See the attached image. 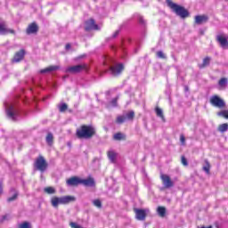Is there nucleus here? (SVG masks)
I'll use <instances>...</instances> for the list:
<instances>
[{
	"instance_id": "1",
	"label": "nucleus",
	"mask_w": 228,
	"mask_h": 228,
	"mask_svg": "<svg viewBox=\"0 0 228 228\" xmlns=\"http://www.w3.org/2000/svg\"><path fill=\"white\" fill-rule=\"evenodd\" d=\"M97 134V129L94 125H81L76 131V136L79 140H92Z\"/></svg>"
},
{
	"instance_id": "2",
	"label": "nucleus",
	"mask_w": 228,
	"mask_h": 228,
	"mask_svg": "<svg viewBox=\"0 0 228 228\" xmlns=\"http://www.w3.org/2000/svg\"><path fill=\"white\" fill-rule=\"evenodd\" d=\"M166 3L168 8L173 10V12H175L178 17H181V19H186L187 17H190V12L183 6L175 4L172 2V0H166Z\"/></svg>"
},
{
	"instance_id": "3",
	"label": "nucleus",
	"mask_w": 228,
	"mask_h": 228,
	"mask_svg": "<svg viewBox=\"0 0 228 228\" xmlns=\"http://www.w3.org/2000/svg\"><path fill=\"white\" fill-rule=\"evenodd\" d=\"M34 170H37L38 172H41V174H44L45 170L49 167V164L47 163V160H45V158L44 156L39 155L35 162H34Z\"/></svg>"
},
{
	"instance_id": "4",
	"label": "nucleus",
	"mask_w": 228,
	"mask_h": 228,
	"mask_svg": "<svg viewBox=\"0 0 228 228\" xmlns=\"http://www.w3.org/2000/svg\"><path fill=\"white\" fill-rule=\"evenodd\" d=\"M76 200V198L74 196H63L61 198L58 197H53L51 200V204L53 208H58L60 204L65 205V204H70V202H74Z\"/></svg>"
},
{
	"instance_id": "5",
	"label": "nucleus",
	"mask_w": 228,
	"mask_h": 228,
	"mask_svg": "<svg viewBox=\"0 0 228 228\" xmlns=\"http://www.w3.org/2000/svg\"><path fill=\"white\" fill-rule=\"evenodd\" d=\"M210 104L214 106V108H218L219 110H224L225 108V101L218 95H213L210 98Z\"/></svg>"
},
{
	"instance_id": "6",
	"label": "nucleus",
	"mask_w": 228,
	"mask_h": 228,
	"mask_svg": "<svg viewBox=\"0 0 228 228\" xmlns=\"http://www.w3.org/2000/svg\"><path fill=\"white\" fill-rule=\"evenodd\" d=\"M83 70H88V65L78 64V65L68 67L66 69V72H69V74H79V72H83Z\"/></svg>"
},
{
	"instance_id": "7",
	"label": "nucleus",
	"mask_w": 228,
	"mask_h": 228,
	"mask_svg": "<svg viewBox=\"0 0 228 228\" xmlns=\"http://www.w3.org/2000/svg\"><path fill=\"white\" fill-rule=\"evenodd\" d=\"M99 25L95 23V20L89 19L85 21V31H99Z\"/></svg>"
},
{
	"instance_id": "8",
	"label": "nucleus",
	"mask_w": 228,
	"mask_h": 228,
	"mask_svg": "<svg viewBox=\"0 0 228 228\" xmlns=\"http://www.w3.org/2000/svg\"><path fill=\"white\" fill-rule=\"evenodd\" d=\"M160 179L162 181L164 188H174V182L172 181V178H170L168 175L161 174Z\"/></svg>"
},
{
	"instance_id": "9",
	"label": "nucleus",
	"mask_w": 228,
	"mask_h": 228,
	"mask_svg": "<svg viewBox=\"0 0 228 228\" xmlns=\"http://www.w3.org/2000/svg\"><path fill=\"white\" fill-rule=\"evenodd\" d=\"M134 212L135 213L136 220L140 222H143L145 218H147V211L142 208H134Z\"/></svg>"
},
{
	"instance_id": "10",
	"label": "nucleus",
	"mask_w": 228,
	"mask_h": 228,
	"mask_svg": "<svg viewBox=\"0 0 228 228\" xmlns=\"http://www.w3.org/2000/svg\"><path fill=\"white\" fill-rule=\"evenodd\" d=\"M38 24H37V22H32L30 24H28V26L26 28V33L28 35H37L38 33Z\"/></svg>"
},
{
	"instance_id": "11",
	"label": "nucleus",
	"mask_w": 228,
	"mask_h": 228,
	"mask_svg": "<svg viewBox=\"0 0 228 228\" xmlns=\"http://www.w3.org/2000/svg\"><path fill=\"white\" fill-rule=\"evenodd\" d=\"M67 186L77 187L81 184V178L77 176H71L70 178L66 180Z\"/></svg>"
},
{
	"instance_id": "12",
	"label": "nucleus",
	"mask_w": 228,
	"mask_h": 228,
	"mask_svg": "<svg viewBox=\"0 0 228 228\" xmlns=\"http://www.w3.org/2000/svg\"><path fill=\"white\" fill-rule=\"evenodd\" d=\"M110 70L112 76H120L124 70V64H118L116 66H110Z\"/></svg>"
},
{
	"instance_id": "13",
	"label": "nucleus",
	"mask_w": 228,
	"mask_h": 228,
	"mask_svg": "<svg viewBox=\"0 0 228 228\" xmlns=\"http://www.w3.org/2000/svg\"><path fill=\"white\" fill-rule=\"evenodd\" d=\"M216 42L220 44V46L223 47V49H225L228 47V41L227 37L224 34H220L216 36Z\"/></svg>"
},
{
	"instance_id": "14",
	"label": "nucleus",
	"mask_w": 228,
	"mask_h": 228,
	"mask_svg": "<svg viewBox=\"0 0 228 228\" xmlns=\"http://www.w3.org/2000/svg\"><path fill=\"white\" fill-rule=\"evenodd\" d=\"M24 56H26L25 49H20L19 52H16L12 59L13 63H19V61H22V60H24Z\"/></svg>"
},
{
	"instance_id": "15",
	"label": "nucleus",
	"mask_w": 228,
	"mask_h": 228,
	"mask_svg": "<svg viewBox=\"0 0 228 228\" xmlns=\"http://www.w3.org/2000/svg\"><path fill=\"white\" fill-rule=\"evenodd\" d=\"M80 184H83V186L92 188V187L95 186V180L94 178H92V176H89L86 179L80 178Z\"/></svg>"
},
{
	"instance_id": "16",
	"label": "nucleus",
	"mask_w": 228,
	"mask_h": 228,
	"mask_svg": "<svg viewBox=\"0 0 228 228\" xmlns=\"http://www.w3.org/2000/svg\"><path fill=\"white\" fill-rule=\"evenodd\" d=\"M209 20V17L208 15L203 14V15H196L194 18V22L195 24L200 25V24H205V22H208Z\"/></svg>"
},
{
	"instance_id": "17",
	"label": "nucleus",
	"mask_w": 228,
	"mask_h": 228,
	"mask_svg": "<svg viewBox=\"0 0 228 228\" xmlns=\"http://www.w3.org/2000/svg\"><path fill=\"white\" fill-rule=\"evenodd\" d=\"M7 33H11V35H15V30L12 28H7L4 23L0 22V35H7Z\"/></svg>"
},
{
	"instance_id": "18",
	"label": "nucleus",
	"mask_w": 228,
	"mask_h": 228,
	"mask_svg": "<svg viewBox=\"0 0 228 228\" xmlns=\"http://www.w3.org/2000/svg\"><path fill=\"white\" fill-rule=\"evenodd\" d=\"M60 66H49L47 68H45L43 69H41L39 72L40 74H46L47 72H54L56 70H59Z\"/></svg>"
},
{
	"instance_id": "19",
	"label": "nucleus",
	"mask_w": 228,
	"mask_h": 228,
	"mask_svg": "<svg viewBox=\"0 0 228 228\" xmlns=\"http://www.w3.org/2000/svg\"><path fill=\"white\" fill-rule=\"evenodd\" d=\"M127 139V136L126 134H123L122 132H118L113 135V140L116 142H120V141H126Z\"/></svg>"
},
{
	"instance_id": "20",
	"label": "nucleus",
	"mask_w": 228,
	"mask_h": 228,
	"mask_svg": "<svg viewBox=\"0 0 228 228\" xmlns=\"http://www.w3.org/2000/svg\"><path fill=\"white\" fill-rule=\"evenodd\" d=\"M10 192L13 193V195L7 199V202H13L14 200H17V199H19V191H17V190H15V188H12L10 190Z\"/></svg>"
},
{
	"instance_id": "21",
	"label": "nucleus",
	"mask_w": 228,
	"mask_h": 228,
	"mask_svg": "<svg viewBox=\"0 0 228 228\" xmlns=\"http://www.w3.org/2000/svg\"><path fill=\"white\" fill-rule=\"evenodd\" d=\"M14 111H15V109H13L12 105H10L6 110L7 117H9V118H12V120H15Z\"/></svg>"
},
{
	"instance_id": "22",
	"label": "nucleus",
	"mask_w": 228,
	"mask_h": 228,
	"mask_svg": "<svg viewBox=\"0 0 228 228\" xmlns=\"http://www.w3.org/2000/svg\"><path fill=\"white\" fill-rule=\"evenodd\" d=\"M209 63H211V57L207 56L203 59V62L199 64V69H206V67H208Z\"/></svg>"
},
{
	"instance_id": "23",
	"label": "nucleus",
	"mask_w": 228,
	"mask_h": 228,
	"mask_svg": "<svg viewBox=\"0 0 228 228\" xmlns=\"http://www.w3.org/2000/svg\"><path fill=\"white\" fill-rule=\"evenodd\" d=\"M107 156L111 163H115L117 161V152L114 151H109L107 152Z\"/></svg>"
},
{
	"instance_id": "24",
	"label": "nucleus",
	"mask_w": 228,
	"mask_h": 228,
	"mask_svg": "<svg viewBox=\"0 0 228 228\" xmlns=\"http://www.w3.org/2000/svg\"><path fill=\"white\" fill-rule=\"evenodd\" d=\"M157 213L161 218H165L167 215V208L165 207H158Z\"/></svg>"
},
{
	"instance_id": "25",
	"label": "nucleus",
	"mask_w": 228,
	"mask_h": 228,
	"mask_svg": "<svg viewBox=\"0 0 228 228\" xmlns=\"http://www.w3.org/2000/svg\"><path fill=\"white\" fill-rule=\"evenodd\" d=\"M155 113L157 117H159L163 122H166L165 115H163V110L159 107L155 108Z\"/></svg>"
},
{
	"instance_id": "26",
	"label": "nucleus",
	"mask_w": 228,
	"mask_h": 228,
	"mask_svg": "<svg viewBox=\"0 0 228 228\" xmlns=\"http://www.w3.org/2000/svg\"><path fill=\"white\" fill-rule=\"evenodd\" d=\"M205 166L202 167L204 172H206V174H208V175L211 174V164L209 163V161L208 159H205Z\"/></svg>"
},
{
	"instance_id": "27",
	"label": "nucleus",
	"mask_w": 228,
	"mask_h": 228,
	"mask_svg": "<svg viewBox=\"0 0 228 228\" xmlns=\"http://www.w3.org/2000/svg\"><path fill=\"white\" fill-rule=\"evenodd\" d=\"M227 130H228L227 123H223V124L219 125L217 127V131H219V133H225Z\"/></svg>"
},
{
	"instance_id": "28",
	"label": "nucleus",
	"mask_w": 228,
	"mask_h": 228,
	"mask_svg": "<svg viewBox=\"0 0 228 228\" xmlns=\"http://www.w3.org/2000/svg\"><path fill=\"white\" fill-rule=\"evenodd\" d=\"M45 193H47L48 195H54L56 193V189L54 187H46L44 189Z\"/></svg>"
},
{
	"instance_id": "29",
	"label": "nucleus",
	"mask_w": 228,
	"mask_h": 228,
	"mask_svg": "<svg viewBox=\"0 0 228 228\" xmlns=\"http://www.w3.org/2000/svg\"><path fill=\"white\" fill-rule=\"evenodd\" d=\"M53 142L54 136L51 133H48L46 135V142L48 143V145H53Z\"/></svg>"
},
{
	"instance_id": "30",
	"label": "nucleus",
	"mask_w": 228,
	"mask_h": 228,
	"mask_svg": "<svg viewBox=\"0 0 228 228\" xmlns=\"http://www.w3.org/2000/svg\"><path fill=\"white\" fill-rule=\"evenodd\" d=\"M217 117H223V118H226V120H228V110H224L217 112Z\"/></svg>"
},
{
	"instance_id": "31",
	"label": "nucleus",
	"mask_w": 228,
	"mask_h": 228,
	"mask_svg": "<svg viewBox=\"0 0 228 228\" xmlns=\"http://www.w3.org/2000/svg\"><path fill=\"white\" fill-rule=\"evenodd\" d=\"M218 85H219V86H221L222 88H225V86H227V78H226V77H222V78L218 81Z\"/></svg>"
},
{
	"instance_id": "32",
	"label": "nucleus",
	"mask_w": 228,
	"mask_h": 228,
	"mask_svg": "<svg viewBox=\"0 0 228 228\" xmlns=\"http://www.w3.org/2000/svg\"><path fill=\"white\" fill-rule=\"evenodd\" d=\"M126 120V116H118L116 118V124H124Z\"/></svg>"
},
{
	"instance_id": "33",
	"label": "nucleus",
	"mask_w": 228,
	"mask_h": 228,
	"mask_svg": "<svg viewBox=\"0 0 228 228\" xmlns=\"http://www.w3.org/2000/svg\"><path fill=\"white\" fill-rule=\"evenodd\" d=\"M93 204H94V206H95V208H98V209H101L102 208V202L99 199L94 200L93 201Z\"/></svg>"
},
{
	"instance_id": "34",
	"label": "nucleus",
	"mask_w": 228,
	"mask_h": 228,
	"mask_svg": "<svg viewBox=\"0 0 228 228\" xmlns=\"http://www.w3.org/2000/svg\"><path fill=\"white\" fill-rule=\"evenodd\" d=\"M67 110H69V105H67V103H62L59 107V111H61V113H65V111H67Z\"/></svg>"
},
{
	"instance_id": "35",
	"label": "nucleus",
	"mask_w": 228,
	"mask_h": 228,
	"mask_svg": "<svg viewBox=\"0 0 228 228\" xmlns=\"http://www.w3.org/2000/svg\"><path fill=\"white\" fill-rule=\"evenodd\" d=\"M19 228H31V224L29 222L25 221L18 225Z\"/></svg>"
},
{
	"instance_id": "36",
	"label": "nucleus",
	"mask_w": 228,
	"mask_h": 228,
	"mask_svg": "<svg viewBox=\"0 0 228 228\" xmlns=\"http://www.w3.org/2000/svg\"><path fill=\"white\" fill-rule=\"evenodd\" d=\"M126 118L127 120H134V111L131 110L126 114Z\"/></svg>"
},
{
	"instance_id": "37",
	"label": "nucleus",
	"mask_w": 228,
	"mask_h": 228,
	"mask_svg": "<svg viewBox=\"0 0 228 228\" xmlns=\"http://www.w3.org/2000/svg\"><path fill=\"white\" fill-rule=\"evenodd\" d=\"M157 56H158V58H160L161 60H166L167 59V56L161 51L157 52Z\"/></svg>"
},
{
	"instance_id": "38",
	"label": "nucleus",
	"mask_w": 228,
	"mask_h": 228,
	"mask_svg": "<svg viewBox=\"0 0 228 228\" xmlns=\"http://www.w3.org/2000/svg\"><path fill=\"white\" fill-rule=\"evenodd\" d=\"M181 163L183 165V167H188V160L186 159V157L182 156L181 157Z\"/></svg>"
},
{
	"instance_id": "39",
	"label": "nucleus",
	"mask_w": 228,
	"mask_h": 228,
	"mask_svg": "<svg viewBox=\"0 0 228 228\" xmlns=\"http://www.w3.org/2000/svg\"><path fill=\"white\" fill-rule=\"evenodd\" d=\"M180 142L182 145H186V137H184V134L180 135Z\"/></svg>"
},
{
	"instance_id": "40",
	"label": "nucleus",
	"mask_w": 228,
	"mask_h": 228,
	"mask_svg": "<svg viewBox=\"0 0 228 228\" xmlns=\"http://www.w3.org/2000/svg\"><path fill=\"white\" fill-rule=\"evenodd\" d=\"M118 33H120V31L116 30V31L114 32L113 37L116 38V37H118Z\"/></svg>"
},
{
	"instance_id": "41",
	"label": "nucleus",
	"mask_w": 228,
	"mask_h": 228,
	"mask_svg": "<svg viewBox=\"0 0 228 228\" xmlns=\"http://www.w3.org/2000/svg\"><path fill=\"white\" fill-rule=\"evenodd\" d=\"M70 47H71L70 43L66 44L65 49H67V51H69Z\"/></svg>"
},
{
	"instance_id": "42",
	"label": "nucleus",
	"mask_w": 228,
	"mask_h": 228,
	"mask_svg": "<svg viewBox=\"0 0 228 228\" xmlns=\"http://www.w3.org/2000/svg\"><path fill=\"white\" fill-rule=\"evenodd\" d=\"M0 195H3V183H0Z\"/></svg>"
},
{
	"instance_id": "43",
	"label": "nucleus",
	"mask_w": 228,
	"mask_h": 228,
	"mask_svg": "<svg viewBox=\"0 0 228 228\" xmlns=\"http://www.w3.org/2000/svg\"><path fill=\"white\" fill-rule=\"evenodd\" d=\"M3 219H4V220H6V216H3Z\"/></svg>"
},
{
	"instance_id": "44",
	"label": "nucleus",
	"mask_w": 228,
	"mask_h": 228,
	"mask_svg": "<svg viewBox=\"0 0 228 228\" xmlns=\"http://www.w3.org/2000/svg\"><path fill=\"white\" fill-rule=\"evenodd\" d=\"M205 228H213V226L209 225V226H208V227H205Z\"/></svg>"
},
{
	"instance_id": "45",
	"label": "nucleus",
	"mask_w": 228,
	"mask_h": 228,
	"mask_svg": "<svg viewBox=\"0 0 228 228\" xmlns=\"http://www.w3.org/2000/svg\"><path fill=\"white\" fill-rule=\"evenodd\" d=\"M200 228H206V226H201Z\"/></svg>"
},
{
	"instance_id": "46",
	"label": "nucleus",
	"mask_w": 228,
	"mask_h": 228,
	"mask_svg": "<svg viewBox=\"0 0 228 228\" xmlns=\"http://www.w3.org/2000/svg\"><path fill=\"white\" fill-rule=\"evenodd\" d=\"M114 102H117V100H114Z\"/></svg>"
}]
</instances>
